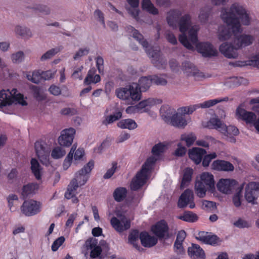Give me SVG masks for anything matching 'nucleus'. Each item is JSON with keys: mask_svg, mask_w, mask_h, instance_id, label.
Listing matches in <instances>:
<instances>
[{"mask_svg": "<svg viewBox=\"0 0 259 259\" xmlns=\"http://www.w3.org/2000/svg\"><path fill=\"white\" fill-rule=\"evenodd\" d=\"M35 188V185L33 184H29L23 187L21 194L24 198L33 193Z\"/></svg>", "mask_w": 259, "mask_h": 259, "instance_id": "51", "label": "nucleus"}, {"mask_svg": "<svg viewBox=\"0 0 259 259\" xmlns=\"http://www.w3.org/2000/svg\"><path fill=\"white\" fill-rule=\"evenodd\" d=\"M196 49L203 57L210 58L218 54L217 49L208 42H202L196 45Z\"/></svg>", "mask_w": 259, "mask_h": 259, "instance_id": "14", "label": "nucleus"}, {"mask_svg": "<svg viewBox=\"0 0 259 259\" xmlns=\"http://www.w3.org/2000/svg\"><path fill=\"white\" fill-rule=\"evenodd\" d=\"M140 239L142 245L145 247H152L157 242L156 237L150 236L146 232H142L140 234Z\"/></svg>", "mask_w": 259, "mask_h": 259, "instance_id": "27", "label": "nucleus"}, {"mask_svg": "<svg viewBox=\"0 0 259 259\" xmlns=\"http://www.w3.org/2000/svg\"><path fill=\"white\" fill-rule=\"evenodd\" d=\"M182 69L188 76H197L198 70L192 63L185 61L182 65Z\"/></svg>", "mask_w": 259, "mask_h": 259, "instance_id": "32", "label": "nucleus"}, {"mask_svg": "<svg viewBox=\"0 0 259 259\" xmlns=\"http://www.w3.org/2000/svg\"><path fill=\"white\" fill-rule=\"evenodd\" d=\"M206 153L205 149L201 148H193L189 152V156L190 159L193 160L195 164H199L203 156Z\"/></svg>", "mask_w": 259, "mask_h": 259, "instance_id": "25", "label": "nucleus"}, {"mask_svg": "<svg viewBox=\"0 0 259 259\" xmlns=\"http://www.w3.org/2000/svg\"><path fill=\"white\" fill-rule=\"evenodd\" d=\"M203 157L202 165L204 167H207L209 165L211 160L217 157V154L215 152H213L209 154L204 155Z\"/></svg>", "mask_w": 259, "mask_h": 259, "instance_id": "57", "label": "nucleus"}, {"mask_svg": "<svg viewBox=\"0 0 259 259\" xmlns=\"http://www.w3.org/2000/svg\"><path fill=\"white\" fill-rule=\"evenodd\" d=\"M152 230L153 233L160 239L169 237L168 227L164 220L157 223L152 227Z\"/></svg>", "mask_w": 259, "mask_h": 259, "instance_id": "19", "label": "nucleus"}, {"mask_svg": "<svg viewBox=\"0 0 259 259\" xmlns=\"http://www.w3.org/2000/svg\"><path fill=\"white\" fill-rule=\"evenodd\" d=\"M16 89H13L11 92L8 90L0 91V107L3 108L13 103L19 104L22 106H26L27 103L24 99L23 95L18 93Z\"/></svg>", "mask_w": 259, "mask_h": 259, "instance_id": "8", "label": "nucleus"}, {"mask_svg": "<svg viewBox=\"0 0 259 259\" xmlns=\"http://www.w3.org/2000/svg\"><path fill=\"white\" fill-rule=\"evenodd\" d=\"M225 24L219 28V39L221 40L229 39L231 36L241 31L240 22L243 25L250 24V17H222Z\"/></svg>", "mask_w": 259, "mask_h": 259, "instance_id": "3", "label": "nucleus"}, {"mask_svg": "<svg viewBox=\"0 0 259 259\" xmlns=\"http://www.w3.org/2000/svg\"><path fill=\"white\" fill-rule=\"evenodd\" d=\"M30 89L32 91L34 98L38 101H44L46 99V95L42 90L38 87L31 85Z\"/></svg>", "mask_w": 259, "mask_h": 259, "instance_id": "36", "label": "nucleus"}, {"mask_svg": "<svg viewBox=\"0 0 259 259\" xmlns=\"http://www.w3.org/2000/svg\"><path fill=\"white\" fill-rule=\"evenodd\" d=\"M117 167V163L116 162H113L112 163V167L110 169H109L106 174L104 175L103 178L105 179H108L110 178L114 174V172L116 171V169Z\"/></svg>", "mask_w": 259, "mask_h": 259, "instance_id": "61", "label": "nucleus"}, {"mask_svg": "<svg viewBox=\"0 0 259 259\" xmlns=\"http://www.w3.org/2000/svg\"><path fill=\"white\" fill-rule=\"evenodd\" d=\"M189 255L192 259H204L205 254L203 249L199 245L192 244L188 249Z\"/></svg>", "mask_w": 259, "mask_h": 259, "instance_id": "28", "label": "nucleus"}, {"mask_svg": "<svg viewBox=\"0 0 259 259\" xmlns=\"http://www.w3.org/2000/svg\"><path fill=\"white\" fill-rule=\"evenodd\" d=\"M26 77L29 80L36 84L39 83L42 78L41 72L38 71H34L32 74H27Z\"/></svg>", "mask_w": 259, "mask_h": 259, "instance_id": "47", "label": "nucleus"}, {"mask_svg": "<svg viewBox=\"0 0 259 259\" xmlns=\"http://www.w3.org/2000/svg\"><path fill=\"white\" fill-rule=\"evenodd\" d=\"M180 220L188 222H195L198 219L196 214L192 211H185L182 215L178 217Z\"/></svg>", "mask_w": 259, "mask_h": 259, "instance_id": "41", "label": "nucleus"}, {"mask_svg": "<svg viewBox=\"0 0 259 259\" xmlns=\"http://www.w3.org/2000/svg\"><path fill=\"white\" fill-rule=\"evenodd\" d=\"M236 46L233 47L231 44L226 42L222 44L219 48L220 51L226 57L228 58H236L238 56L237 50Z\"/></svg>", "mask_w": 259, "mask_h": 259, "instance_id": "20", "label": "nucleus"}, {"mask_svg": "<svg viewBox=\"0 0 259 259\" xmlns=\"http://www.w3.org/2000/svg\"><path fill=\"white\" fill-rule=\"evenodd\" d=\"M61 50L60 48H53L46 52L40 58L41 61H44L52 58Z\"/></svg>", "mask_w": 259, "mask_h": 259, "instance_id": "48", "label": "nucleus"}, {"mask_svg": "<svg viewBox=\"0 0 259 259\" xmlns=\"http://www.w3.org/2000/svg\"><path fill=\"white\" fill-rule=\"evenodd\" d=\"M89 51L90 49L88 48H80L74 55V60H77L82 56L87 55L89 54Z\"/></svg>", "mask_w": 259, "mask_h": 259, "instance_id": "58", "label": "nucleus"}, {"mask_svg": "<svg viewBox=\"0 0 259 259\" xmlns=\"http://www.w3.org/2000/svg\"><path fill=\"white\" fill-rule=\"evenodd\" d=\"M193 173V169L191 168L187 167L184 170L183 177L181 182V187H185L190 182Z\"/></svg>", "mask_w": 259, "mask_h": 259, "instance_id": "40", "label": "nucleus"}, {"mask_svg": "<svg viewBox=\"0 0 259 259\" xmlns=\"http://www.w3.org/2000/svg\"><path fill=\"white\" fill-rule=\"evenodd\" d=\"M66 153V151L62 148L57 147L53 149L51 155L55 159H59L63 157Z\"/></svg>", "mask_w": 259, "mask_h": 259, "instance_id": "53", "label": "nucleus"}, {"mask_svg": "<svg viewBox=\"0 0 259 259\" xmlns=\"http://www.w3.org/2000/svg\"><path fill=\"white\" fill-rule=\"evenodd\" d=\"M236 34L237 33L234 35L235 38L234 40V44L238 49L249 46L255 40L254 36L249 34L243 33L238 36Z\"/></svg>", "mask_w": 259, "mask_h": 259, "instance_id": "16", "label": "nucleus"}, {"mask_svg": "<svg viewBox=\"0 0 259 259\" xmlns=\"http://www.w3.org/2000/svg\"><path fill=\"white\" fill-rule=\"evenodd\" d=\"M249 66H252L259 69V54L253 55L248 60Z\"/></svg>", "mask_w": 259, "mask_h": 259, "instance_id": "62", "label": "nucleus"}, {"mask_svg": "<svg viewBox=\"0 0 259 259\" xmlns=\"http://www.w3.org/2000/svg\"><path fill=\"white\" fill-rule=\"evenodd\" d=\"M213 169L218 171H232L234 170L233 165L229 161L223 160H217L212 164Z\"/></svg>", "mask_w": 259, "mask_h": 259, "instance_id": "23", "label": "nucleus"}, {"mask_svg": "<svg viewBox=\"0 0 259 259\" xmlns=\"http://www.w3.org/2000/svg\"><path fill=\"white\" fill-rule=\"evenodd\" d=\"M117 126L122 128H127L130 130H132L137 127V124L135 120L132 119H123L119 121L117 124Z\"/></svg>", "mask_w": 259, "mask_h": 259, "instance_id": "34", "label": "nucleus"}, {"mask_svg": "<svg viewBox=\"0 0 259 259\" xmlns=\"http://www.w3.org/2000/svg\"><path fill=\"white\" fill-rule=\"evenodd\" d=\"M126 195L127 190L123 187L116 188L113 194L114 200L118 202L122 201L126 198Z\"/></svg>", "mask_w": 259, "mask_h": 259, "instance_id": "38", "label": "nucleus"}, {"mask_svg": "<svg viewBox=\"0 0 259 259\" xmlns=\"http://www.w3.org/2000/svg\"><path fill=\"white\" fill-rule=\"evenodd\" d=\"M196 137L194 134H183L181 136V140L186 142L188 147L191 146L196 140Z\"/></svg>", "mask_w": 259, "mask_h": 259, "instance_id": "52", "label": "nucleus"}, {"mask_svg": "<svg viewBox=\"0 0 259 259\" xmlns=\"http://www.w3.org/2000/svg\"><path fill=\"white\" fill-rule=\"evenodd\" d=\"M214 184L213 176L208 172H203L195 181L194 189L196 195L200 198L204 197L207 191H213Z\"/></svg>", "mask_w": 259, "mask_h": 259, "instance_id": "6", "label": "nucleus"}, {"mask_svg": "<svg viewBox=\"0 0 259 259\" xmlns=\"http://www.w3.org/2000/svg\"><path fill=\"white\" fill-rule=\"evenodd\" d=\"M116 94L118 98L125 101L128 104H134L141 98V91L136 83L117 89Z\"/></svg>", "mask_w": 259, "mask_h": 259, "instance_id": "7", "label": "nucleus"}, {"mask_svg": "<svg viewBox=\"0 0 259 259\" xmlns=\"http://www.w3.org/2000/svg\"><path fill=\"white\" fill-rule=\"evenodd\" d=\"M65 238L63 236H61L58 238L53 243L51 248L53 251H56L58 250L59 247L64 242Z\"/></svg>", "mask_w": 259, "mask_h": 259, "instance_id": "59", "label": "nucleus"}, {"mask_svg": "<svg viewBox=\"0 0 259 259\" xmlns=\"http://www.w3.org/2000/svg\"><path fill=\"white\" fill-rule=\"evenodd\" d=\"M222 13L220 16H249L245 8L238 3L233 4L229 10L223 9Z\"/></svg>", "mask_w": 259, "mask_h": 259, "instance_id": "13", "label": "nucleus"}, {"mask_svg": "<svg viewBox=\"0 0 259 259\" xmlns=\"http://www.w3.org/2000/svg\"><path fill=\"white\" fill-rule=\"evenodd\" d=\"M16 34L19 35L23 38L28 39L30 38L32 34L30 29L18 25L15 28Z\"/></svg>", "mask_w": 259, "mask_h": 259, "instance_id": "35", "label": "nucleus"}, {"mask_svg": "<svg viewBox=\"0 0 259 259\" xmlns=\"http://www.w3.org/2000/svg\"><path fill=\"white\" fill-rule=\"evenodd\" d=\"M7 200L8 203V207L11 211H14L15 208L14 207V201L18 200V197L17 195L11 194L7 197Z\"/></svg>", "mask_w": 259, "mask_h": 259, "instance_id": "55", "label": "nucleus"}, {"mask_svg": "<svg viewBox=\"0 0 259 259\" xmlns=\"http://www.w3.org/2000/svg\"><path fill=\"white\" fill-rule=\"evenodd\" d=\"M62 115L72 116L77 114V110L73 108H64L60 110Z\"/></svg>", "mask_w": 259, "mask_h": 259, "instance_id": "64", "label": "nucleus"}, {"mask_svg": "<svg viewBox=\"0 0 259 259\" xmlns=\"http://www.w3.org/2000/svg\"><path fill=\"white\" fill-rule=\"evenodd\" d=\"M75 131L73 128L65 129L62 131L61 136L58 138V142L61 146H70L74 138Z\"/></svg>", "mask_w": 259, "mask_h": 259, "instance_id": "17", "label": "nucleus"}, {"mask_svg": "<svg viewBox=\"0 0 259 259\" xmlns=\"http://www.w3.org/2000/svg\"><path fill=\"white\" fill-rule=\"evenodd\" d=\"M228 100V97H226L223 99H214L207 100L201 103L189 106H188L189 114H192L194 111L200 108L202 109L208 108L213 106L220 102L222 101H227Z\"/></svg>", "mask_w": 259, "mask_h": 259, "instance_id": "18", "label": "nucleus"}, {"mask_svg": "<svg viewBox=\"0 0 259 259\" xmlns=\"http://www.w3.org/2000/svg\"><path fill=\"white\" fill-rule=\"evenodd\" d=\"M236 181L230 179H221L217 185V188L220 192L225 194H229L234 185Z\"/></svg>", "mask_w": 259, "mask_h": 259, "instance_id": "21", "label": "nucleus"}, {"mask_svg": "<svg viewBox=\"0 0 259 259\" xmlns=\"http://www.w3.org/2000/svg\"><path fill=\"white\" fill-rule=\"evenodd\" d=\"M165 36L167 41L172 45H176L177 40L174 34L169 30H166L165 32Z\"/></svg>", "mask_w": 259, "mask_h": 259, "instance_id": "63", "label": "nucleus"}, {"mask_svg": "<svg viewBox=\"0 0 259 259\" xmlns=\"http://www.w3.org/2000/svg\"><path fill=\"white\" fill-rule=\"evenodd\" d=\"M126 31L136 39L145 49L148 55L152 58L151 62L158 69H164L166 66V60L160 55V52L152 49H148V42L144 40L143 35L132 26L126 28Z\"/></svg>", "mask_w": 259, "mask_h": 259, "instance_id": "4", "label": "nucleus"}, {"mask_svg": "<svg viewBox=\"0 0 259 259\" xmlns=\"http://www.w3.org/2000/svg\"><path fill=\"white\" fill-rule=\"evenodd\" d=\"M160 114L162 119L167 123H170L172 118L174 116L176 111L168 105L163 106L160 108Z\"/></svg>", "mask_w": 259, "mask_h": 259, "instance_id": "29", "label": "nucleus"}, {"mask_svg": "<svg viewBox=\"0 0 259 259\" xmlns=\"http://www.w3.org/2000/svg\"><path fill=\"white\" fill-rule=\"evenodd\" d=\"M169 124L174 126L183 128L187 124V122L182 113L176 112Z\"/></svg>", "mask_w": 259, "mask_h": 259, "instance_id": "31", "label": "nucleus"}, {"mask_svg": "<svg viewBox=\"0 0 259 259\" xmlns=\"http://www.w3.org/2000/svg\"><path fill=\"white\" fill-rule=\"evenodd\" d=\"M191 17H167V21L170 27L173 29L179 28L182 34L179 35V41L186 48L194 50L193 45L198 41L197 25L192 26Z\"/></svg>", "mask_w": 259, "mask_h": 259, "instance_id": "1", "label": "nucleus"}, {"mask_svg": "<svg viewBox=\"0 0 259 259\" xmlns=\"http://www.w3.org/2000/svg\"><path fill=\"white\" fill-rule=\"evenodd\" d=\"M122 117V113L118 111L114 114L110 115L105 117V119L103 120L102 124L106 126L108 124L113 123L114 121L120 119Z\"/></svg>", "mask_w": 259, "mask_h": 259, "instance_id": "43", "label": "nucleus"}, {"mask_svg": "<svg viewBox=\"0 0 259 259\" xmlns=\"http://www.w3.org/2000/svg\"><path fill=\"white\" fill-rule=\"evenodd\" d=\"M141 8L143 11L153 15H157L159 12L150 0H142Z\"/></svg>", "mask_w": 259, "mask_h": 259, "instance_id": "33", "label": "nucleus"}, {"mask_svg": "<svg viewBox=\"0 0 259 259\" xmlns=\"http://www.w3.org/2000/svg\"><path fill=\"white\" fill-rule=\"evenodd\" d=\"M41 203L32 199L25 200L21 206L22 212L26 216H32L41 211Z\"/></svg>", "mask_w": 259, "mask_h": 259, "instance_id": "10", "label": "nucleus"}, {"mask_svg": "<svg viewBox=\"0 0 259 259\" xmlns=\"http://www.w3.org/2000/svg\"><path fill=\"white\" fill-rule=\"evenodd\" d=\"M243 187V185L239 187L237 189L236 193L233 197V202L234 205L237 207H239L241 204V198L242 197Z\"/></svg>", "mask_w": 259, "mask_h": 259, "instance_id": "50", "label": "nucleus"}, {"mask_svg": "<svg viewBox=\"0 0 259 259\" xmlns=\"http://www.w3.org/2000/svg\"><path fill=\"white\" fill-rule=\"evenodd\" d=\"M193 200V192L191 190L187 189L180 196L178 202V206L180 208H184Z\"/></svg>", "mask_w": 259, "mask_h": 259, "instance_id": "24", "label": "nucleus"}, {"mask_svg": "<svg viewBox=\"0 0 259 259\" xmlns=\"http://www.w3.org/2000/svg\"><path fill=\"white\" fill-rule=\"evenodd\" d=\"M116 217H112L110 220L112 227L118 233H121L128 230L131 227V221L125 215H121L119 213H117Z\"/></svg>", "mask_w": 259, "mask_h": 259, "instance_id": "11", "label": "nucleus"}, {"mask_svg": "<svg viewBox=\"0 0 259 259\" xmlns=\"http://www.w3.org/2000/svg\"><path fill=\"white\" fill-rule=\"evenodd\" d=\"M164 147L165 146L161 143H159L153 146L152 149L153 156L147 158L142 165L140 171L137 174L135 177L132 181L130 186L132 190L135 191L140 189L146 183L151 170L157 160L156 156H159L163 153Z\"/></svg>", "mask_w": 259, "mask_h": 259, "instance_id": "2", "label": "nucleus"}, {"mask_svg": "<svg viewBox=\"0 0 259 259\" xmlns=\"http://www.w3.org/2000/svg\"><path fill=\"white\" fill-rule=\"evenodd\" d=\"M28 8L32 9L35 13H41L44 15H49L50 13V8L44 5L34 4L32 7Z\"/></svg>", "mask_w": 259, "mask_h": 259, "instance_id": "44", "label": "nucleus"}, {"mask_svg": "<svg viewBox=\"0 0 259 259\" xmlns=\"http://www.w3.org/2000/svg\"><path fill=\"white\" fill-rule=\"evenodd\" d=\"M207 126L209 128L216 129L225 136L230 138L231 142L235 143V139L233 137L239 134L238 129L233 125L227 126L218 118H211L207 123Z\"/></svg>", "mask_w": 259, "mask_h": 259, "instance_id": "9", "label": "nucleus"}, {"mask_svg": "<svg viewBox=\"0 0 259 259\" xmlns=\"http://www.w3.org/2000/svg\"><path fill=\"white\" fill-rule=\"evenodd\" d=\"M259 190V183L250 182L245 187V198L248 203H255L257 192Z\"/></svg>", "mask_w": 259, "mask_h": 259, "instance_id": "15", "label": "nucleus"}, {"mask_svg": "<svg viewBox=\"0 0 259 259\" xmlns=\"http://www.w3.org/2000/svg\"><path fill=\"white\" fill-rule=\"evenodd\" d=\"M24 54L22 51H18L11 56L12 62L18 64L22 62L24 59Z\"/></svg>", "mask_w": 259, "mask_h": 259, "instance_id": "54", "label": "nucleus"}, {"mask_svg": "<svg viewBox=\"0 0 259 259\" xmlns=\"http://www.w3.org/2000/svg\"><path fill=\"white\" fill-rule=\"evenodd\" d=\"M31 168L36 179H40L41 169L38 162L34 158H32L31 160Z\"/></svg>", "mask_w": 259, "mask_h": 259, "instance_id": "42", "label": "nucleus"}, {"mask_svg": "<svg viewBox=\"0 0 259 259\" xmlns=\"http://www.w3.org/2000/svg\"><path fill=\"white\" fill-rule=\"evenodd\" d=\"M236 115L238 116V118L245 121L247 123H253L256 118L254 113L247 111L241 108L237 109Z\"/></svg>", "mask_w": 259, "mask_h": 259, "instance_id": "22", "label": "nucleus"}, {"mask_svg": "<svg viewBox=\"0 0 259 259\" xmlns=\"http://www.w3.org/2000/svg\"><path fill=\"white\" fill-rule=\"evenodd\" d=\"M85 245L88 249H92L90 256L92 258H96L102 252L101 247L97 245V242L93 238L88 239L85 242Z\"/></svg>", "mask_w": 259, "mask_h": 259, "instance_id": "26", "label": "nucleus"}, {"mask_svg": "<svg viewBox=\"0 0 259 259\" xmlns=\"http://www.w3.org/2000/svg\"><path fill=\"white\" fill-rule=\"evenodd\" d=\"M152 83L153 82L150 75L141 77L139 80V83L138 84L140 90L144 92L150 88Z\"/></svg>", "mask_w": 259, "mask_h": 259, "instance_id": "37", "label": "nucleus"}, {"mask_svg": "<svg viewBox=\"0 0 259 259\" xmlns=\"http://www.w3.org/2000/svg\"><path fill=\"white\" fill-rule=\"evenodd\" d=\"M156 104V101L154 99L149 98L141 101L136 105L138 110L148 108Z\"/></svg>", "mask_w": 259, "mask_h": 259, "instance_id": "45", "label": "nucleus"}, {"mask_svg": "<svg viewBox=\"0 0 259 259\" xmlns=\"http://www.w3.org/2000/svg\"><path fill=\"white\" fill-rule=\"evenodd\" d=\"M35 150L39 160L44 164L48 165L49 163L50 148L44 142L37 141L35 143Z\"/></svg>", "mask_w": 259, "mask_h": 259, "instance_id": "12", "label": "nucleus"}, {"mask_svg": "<svg viewBox=\"0 0 259 259\" xmlns=\"http://www.w3.org/2000/svg\"><path fill=\"white\" fill-rule=\"evenodd\" d=\"M94 166V161L90 160L83 168L75 173L74 178L68 186L67 191L65 193L66 198L71 199L78 187L83 186L87 183L89 178L88 174L91 172Z\"/></svg>", "mask_w": 259, "mask_h": 259, "instance_id": "5", "label": "nucleus"}, {"mask_svg": "<svg viewBox=\"0 0 259 259\" xmlns=\"http://www.w3.org/2000/svg\"><path fill=\"white\" fill-rule=\"evenodd\" d=\"M140 238V234L138 230L132 231L128 235V243L132 244L137 250H140V246L138 244V241Z\"/></svg>", "mask_w": 259, "mask_h": 259, "instance_id": "39", "label": "nucleus"}, {"mask_svg": "<svg viewBox=\"0 0 259 259\" xmlns=\"http://www.w3.org/2000/svg\"><path fill=\"white\" fill-rule=\"evenodd\" d=\"M76 146L74 145L71 147L69 153L68 154L67 157L65 159L63 162V168L66 170L70 166L73 159L74 152H75Z\"/></svg>", "mask_w": 259, "mask_h": 259, "instance_id": "46", "label": "nucleus"}, {"mask_svg": "<svg viewBox=\"0 0 259 259\" xmlns=\"http://www.w3.org/2000/svg\"><path fill=\"white\" fill-rule=\"evenodd\" d=\"M197 239L201 242L210 245H214L217 243L219 238L214 235L208 234L207 232H201L198 234Z\"/></svg>", "mask_w": 259, "mask_h": 259, "instance_id": "30", "label": "nucleus"}, {"mask_svg": "<svg viewBox=\"0 0 259 259\" xmlns=\"http://www.w3.org/2000/svg\"><path fill=\"white\" fill-rule=\"evenodd\" d=\"M96 72V70L95 68H92L89 71L88 74L84 80L83 83L84 84L89 85L91 84V80L94 79Z\"/></svg>", "mask_w": 259, "mask_h": 259, "instance_id": "60", "label": "nucleus"}, {"mask_svg": "<svg viewBox=\"0 0 259 259\" xmlns=\"http://www.w3.org/2000/svg\"><path fill=\"white\" fill-rule=\"evenodd\" d=\"M152 82L157 85H165L167 84L166 79L161 76L158 75H151Z\"/></svg>", "mask_w": 259, "mask_h": 259, "instance_id": "56", "label": "nucleus"}, {"mask_svg": "<svg viewBox=\"0 0 259 259\" xmlns=\"http://www.w3.org/2000/svg\"><path fill=\"white\" fill-rule=\"evenodd\" d=\"M128 3L133 9V10H129L128 13L132 15V16H139V11L137 10L139 0H127Z\"/></svg>", "mask_w": 259, "mask_h": 259, "instance_id": "49", "label": "nucleus"}]
</instances>
